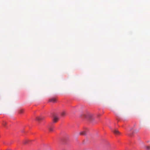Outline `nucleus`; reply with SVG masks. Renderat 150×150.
<instances>
[{
    "label": "nucleus",
    "instance_id": "7",
    "mask_svg": "<svg viewBox=\"0 0 150 150\" xmlns=\"http://www.w3.org/2000/svg\"><path fill=\"white\" fill-rule=\"evenodd\" d=\"M79 134L81 135H85V132L84 131H83L79 133Z\"/></svg>",
    "mask_w": 150,
    "mask_h": 150
},
{
    "label": "nucleus",
    "instance_id": "4",
    "mask_svg": "<svg viewBox=\"0 0 150 150\" xmlns=\"http://www.w3.org/2000/svg\"><path fill=\"white\" fill-rule=\"evenodd\" d=\"M48 129L50 132H52L54 129V127L52 126H49L48 127Z\"/></svg>",
    "mask_w": 150,
    "mask_h": 150
},
{
    "label": "nucleus",
    "instance_id": "10",
    "mask_svg": "<svg viewBox=\"0 0 150 150\" xmlns=\"http://www.w3.org/2000/svg\"><path fill=\"white\" fill-rule=\"evenodd\" d=\"M23 112V110H19V113H21Z\"/></svg>",
    "mask_w": 150,
    "mask_h": 150
},
{
    "label": "nucleus",
    "instance_id": "13",
    "mask_svg": "<svg viewBox=\"0 0 150 150\" xmlns=\"http://www.w3.org/2000/svg\"><path fill=\"white\" fill-rule=\"evenodd\" d=\"M132 129H130V130H132Z\"/></svg>",
    "mask_w": 150,
    "mask_h": 150
},
{
    "label": "nucleus",
    "instance_id": "11",
    "mask_svg": "<svg viewBox=\"0 0 150 150\" xmlns=\"http://www.w3.org/2000/svg\"><path fill=\"white\" fill-rule=\"evenodd\" d=\"M27 141H28L27 140H26L24 142V144H26L27 143Z\"/></svg>",
    "mask_w": 150,
    "mask_h": 150
},
{
    "label": "nucleus",
    "instance_id": "6",
    "mask_svg": "<svg viewBox=\"0 0 150 150\" xmlns=\"http://www.w3.org/2000/svg\"><path fill=\"white\" fill-rule=\"evenodd\" d=\"M144 149L146 150H150V146H146L144 147Z\"/></svg>",
    "mask_w": 150,
    "mask_h": 150
},
{
    "label": "nucleus",
    "instance_id": "8",
    "mask_svg": "<svg viewBox=\"0 0 150 150\" xmlns=\"http://www.w3.org/2000/svg\"><path fill=\"white\" fill-rule=\"evenodd\" d=\"M66 115V112L64 111H63L61 113V115L62 116H64Z\"/></svg>",
    "mask_w": 150,
    "mask_h": 150
},
{
    "label": "nucleus",
    "instance_id": "1",
    "mask_svg": "<svg viewBox=\"0 0 150 150\" xmlns=\"http://www.w3.org/2000/svg\"><path fill=\"white\" fill-rule=\"evenodd\" d=\"M44 118V117L41 116L36 117V119H35V120L38 121H40L42 120H43Z\"/></svg>",
    "mask_w": 150,
    "mask_h": 150
},
{
    "label": "nucleus",
    "instance_id": "9",
    "mask_svg": "<svg viewBox=\"0 0 150 150\" xmlns=\"http://www.w3.org/2000/svg\"><path fill=\"white\" fill-rule=\"evenodd\" d=\"M7 124V123L6 122H3V125L4 127H6V125Z\"/></svg>",
    "mask_w": 150,
    "mask_h": 150
},
{
    "label": "nucleus",
    "instance_id": "2",
    "mask_svg": "<svg viewBox=\"0 0 150 150\" xmlns=\"http://www.w3.org/2000/svg\"><path fill=\"white\" fill-rule=\"evenodd\" d=\"M59 120V117L56 116H54L53 117V122L54 123H55L57 122L58 120Z\"/></svg>",
    "mask_w": 150,
    "mask_h": 150
},
{
    "label": "nucleus",
    "instance_id": "12",
    "mask_svg": "<svg viewBox=\"0 0 150 150\" xmlns=\"http://www.w3.org/2000/svg\"><path fill=\"white\" fill-rule=\"evenodd\" d=\"M7 150H11V149H8Z\"/></svg>",
    "mask_w": 150,
    "mask_h": 150
},
{
    "label": "nucleus",
    "instance_id": "5",
    "mask_svg": "<svg viewBox=\"0 0 150 150\" xmlns=\"http://www.w3.org/2000/svg\"><path fill=\"white\" fill-rule=\"evenodd\" d=\"M56 101V99L55 98H52L50 99L49 102H55Z\"/></svg>",
    "mask_w": 150,
    "mask_h": 150
},
{
    "label": "nucleus",
    "instance_id": "3",
    "mask_svg": "<svg viewBox=\"0 0 150 150\" xmlns=\"http://www.w3.org/2000/svg\"><path fill=\"white\" fill-rule=\"evenodd\" d=\"M113 132L115 134L118 135L120 134V132L116 129L114 130L113 131Z\"/></svg>",
    "mask_w": 150,
    "mask_h": 150
}]
</instances>
